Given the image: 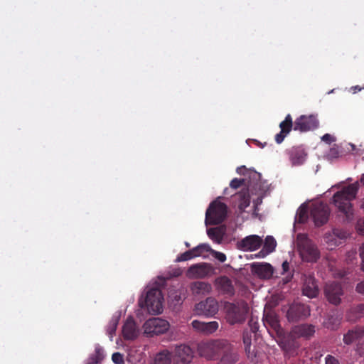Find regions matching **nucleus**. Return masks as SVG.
<instances>
[{"mask_svg":"<svg viewBox=\"0 0 364 364\" xmlns=\"http://www.w3.org/2000/svg\"><path fill=\"white\" fill-rule=\"evenodd\" d=\"M358 187L356 183L350 184L336 192L333 197L334 205L341 214L344 216V221H349L353 216L351 200L355 198Z\"/></svg>","mask_w":364,"mask_h":364,"instance_id":"obj_1","label":"nucleus"},{"mask_svg":"<svg viewBox=\"0 0 364 364\" xmlns=\"http://www.w3.org/2000/svg\"><path fill=\"white\" fill-rule=\"evenodd\" d=\"M296 245L304 261L314 263L320 258V251L316 245L306 235L301 233L297 235Z\"/></svg>","mask_w":364,"mask_h":364,"instance_id":"obj_2","label":"nucleus"},{"mask_svg":"<svg viewBox=\"0 0 364 364\" xmlns=\"http://www.w3.org/2000/svg\"><path fill=\"white\" fill-rule=\"evenodd\" d=\"M228 341L224 339L210 340L198 344V352L200 357L209 360H218Z\"/></svg>","mask_w":364,"mask_h":364,"instance_id":"obj_3","label":"nucleus"},{"mask_svg":"<svg viewBox=\"0 0 364 364\" xmlns=\"http://www.w3.org/2000/svg\"><path fill=\"white\" fill-rule=\"evenodd\" d=\"M163 296L161 291L156 287L151 288L146 292L144 298L139 300V305L141 308H146L152 314H161L163 309Z\"/></svg>","mask_w":364,"mask_h":364,"instance_id":"obj_4","label":"nucleus"},{"mask_svg":"<svg viewBox=\"0 0 364 364\" xmlns=\"http://www.w3.org/2000/svg\"><path fill=\"white\" fill-rule=\"evenodd\" d=\"M228 206L216 199L210 203L205 213V224L214 225L220 224L227 216Z\"/></svg>","mask_w":364,"mask_h":364,"instance_id":"obj_5","label":"nucleus"},{"mask_svg":"<svg viewBox=\"0 0 364 364\" xmlns=\"http://www.w3.org/2000/svg\"><path fill=\"white\" fill-rule=\"evenodd\" d=\"M225 310L227 322L234 325L245 321L249 308L246 303H227L225 305Z\"/></svg>","mask_w":364,"mask_h":364,"instance_id":"obj_6","label":"nucleus"},{"mask_svg":"<svg viewBox=\"0 0 364 364\" xmlns=\"http://www.w3.org/2000/svg\"><path fill=\"white\" fill-rule=\"evenodd\" d=\"M311 314L309 306L294 302L289 305L287 311V318L288 321L296 323L306 319Z\"/></svg>","mask_w":364,"mask_h":364,"instance_id":"obj_7","label":"nucleus"},{"mask_svg":"<svg viewBox=\"0 0 364 364\" xmlns=\"http://www.w3.org/2000/svg\"><path fill=\"white\" fill-rule=\"evenodd\" d=\"M310 214L316 226H321L327 223L330 215V209L326 203L319 202L313 203Z\"/></svg>","mask_w":364,"mask_h":364,"instance_id":"obj_8","label":"nucleus"},{"mask_svg":"<svg viewBox=\"0 0 364 364\" xmlns=\"http://www.w3.org/2000/svg\"><path fill=\"white\" fill-rule=\"evenodd\" d=\"M218 309L219 306L216 299L208 297L205 300L196 304L193 311L197 316L212 317L218 313Z\"/></svg>","mask_w":364,"mask_h":364,"instance_id":"obj_9","label":"nucleus"},{"mask_svg":"<svg viewBox=\"0 0 364 364\" xmlns=\"http://www.w3.org/2000/svg\"><path fill=\"white\" fill-rule=\"evenodd\" d=\"M169 323L161 318H152L144 324V333L151 336L166 333L169 328Z\"/></svg>","mask_w":364,"mask_h":364,"instance_id":"obj_10","label":"nucleus"},{"mask_svg":"<svg viewBox=\"0 0 364 364\" xmlns=\"http://www.w3.org/2000/svg\"><path fill=\"white\" fill-rule=\"evenodd\" d=\"M171 356L173 364H190L193 358V351L190 346L181 344L175 346Z\"/></svg>","mask_w":364,"mask_h":364,"instance_id":"obj_11","label":"nucleus"},{"mask_svg":"<svg viewBox=\"0 0 364 364\" xmlns=\"http://www.w3.org/2000/svg\"><path fill=\"white\" fill-rule=\"evenodd\" d=\"M318 120L315 115H301L294 122V130L306 132L318 127Z\"/></svg>","mask_w":364,"mask_h":364,"instance_id":"obj_12","label":"nucleus"},{"mask_svg":"<svg viewBox=\"0 0 364 364\" xmlns=\"http://www.w3.org/2000/svg\"><path fill=\"white\" fill-rule=\"evenodd\" d=\"M301 279L303 295L311 299L316 298L318 295L319 289L314 276L312 274H304Z\"/></svg>","mask_w":364,"mask_h":364,"instance_id":"obj_13","label":"nucleus"},{"mask_svg":"<svg viewBox=\"0 0 364 364\" xmlns=\"http://www.w3.org/2000/svg\"><path fill=\"white\" fill-rule=\"evenodd\" d=\"M324 293L328 301L333 304L338 305L341 301V296L343 294L342 286L338 282H331L326 284Z\"/></svg>","mask_w":364,"mask_h":364,"instance_id":"obj_14","label":"nucleus"},{"mask_svg":"<svg viewBox=\"0 0 364 364\" xmlns=\"http://www.w3.org/2000/svg\"><path fill=\"white\" fill-rule=\"evenodd\" d=\"M213 272L210 264L202 262L191 265L187 270V277L189 278L203 279Z\"/></svg>","mask_w":364,"mask_h":364,"instance_id":"obj_15","label":"nucleus"},{"mask_svg":"<svg viewBox=\"0 0 364 364\" xmlns=\"http://www.w3.org/2000/svg\"><path fill=\"white\" fill-rule=\"evenodd\" d=\"M251 271L259 278L262 279H269L273 277V267L266 262H254L251 264Z\"/></svg>","mask_w":364,"mask_h":364,"instance_id":"obj_16","label":"nucleus"},{"mask_svg":"<svg viewBox=\"0 0 364 364\" xmlns=\"http://www.w3.org/2000/svg\"><path fill=\"white\" fill-rule=\"evenodd\" d=\"M220 356L218 364H236L240 359L237 348L230 342Z\"/></svg>","mask_w":364,"mask_h":364,"instance_id":"obj_17","label":"nucleus"},{"mask_svg":"<svg viewBox=\"0 0 364 364\" xmlns=\"http://www.w3.org/2000/svg\"><path fill=\"white\" fill-rule=\"evenodd\" d=\"M192 327L198 332L204 334H211L217 331L219 324L217 321L203 322L198 320H193L191 323Z\"/></svg>","mask_w":364,"mask_h":364,"instance_id":"obj_18","label":"nucleus"},{"mask_svg":"<svg viewBox=\"0 0 364 364\" xmlns=\"http://www.w3.org/2000/svg\"><path fill=\"white\" fill-rule=\"evenodd\" d=\"M123 337L125 340H134L139 334L136 323L132 317H129L122 328Z\"/></svg>","mask_w":364,"mask_h":364,"instance_id":"obj_19","label":"nucleus"},{"mask_svg":"<svg viewBox=\"0 0 364 364\" xmlns=\"http://www.w3.org/2000/svg\"><path fill=\"white\" fill-rule=\"evenodd\" d=\"M315 333V327L311 324L304 323L295 326L291 331V333L295 337H304L309 338Z\"/></svg>","mask_w":364,"mask_h":364,"instance_id":"obj_20","label":"nucleus"},{"mask_svg":"<svg viewBox=\"0 0 364 364\" xmlns=\"http://www.w3.org/2000/svg\"><path fill=\"white\" fill-rule=\"evenodd\" d=\"M190 289L194 296H201L208 294L212 290V287L208 282L197 281L191 284Z\"/></svg>","mask_w":364,"mask_h":364,"instance_id":"obj_21","label":"nucleus"},{"mask_svg":"<svg viewBox=\"0 0 364 364\" xmlns=\"http://www.w3.org/2000/svg\"><path fill=\"white\" fill-rule=\"evenodd\" d=\"M364 336V328L357 326L348 331L343 336V342L346 345H350L358 341Z\"/></svg>","mask_w":364,"mask_h":364,"instance_id":"obj_22","label":"nucleus"},{"mask_svg":"<svg viewBox=\"0 0 364 364\" xmlns=\"http://www.w3.org/2000/svg\"><path fill=\"white\" fill-rule=\"evenodd\" d=\"M262 243V240L258 235H250L244 239H242L240 242L241 247L247 250H256L260 247Z\"/></svg>","mask_w":364,"mask_h":364,"instance_id":"obj_23","label":"nucleus"},{"mask_svg":"<svg viewBox=\"0 0 364 364\" xmlns=\"http://www.w3.org/2000/svg\"><path fill=\"white\" fill-rule=\"evenodd\" d=\"M289 159L293 165H301L306 160L307 156L304 149L301 146L292 147L289 151Z\"/></svg>","mask_w":364,"mask_h":364,"instance_id":"obj_24","label":"nucleus"},{"mask_svg":"<svg viewBox=\"0 0 364 364\" xmlns=\"http://www.w3.org/2000/svg\"><path fill=\"white\" fill-rule=\"evenodd\" d=\"M215 284L218 289L224 294L232 295L235 292L231 279L226 276L220 277L216 279Z\"/></svg>","mask_w":364,"mask_h":364,"instance_id":"obj_25","label":"nucleus"},{"mask_svg":"<svg viewBox=\"0 0 364 364\" xmlns=\"http://www.w3.org/2000/svg\"><path fill=\"white\" fill-rule=\"evenodd\" d=\"M341 317L336 313L329 314L327 315L326 320L323 322L324 326L327 328L335 330L340 325Z\"/></svg>","mask_w":364,"mask_h":364,"instance_id":"obj_26","label":"nucleus"},{"mask_svg":"<svg viewBox=\"0 0 364 364\" xmlns=\"http://www.w3.org/2000/svg\"><path fill=\"white\" fill-rule=\"evenodd\" d=\"M171 353L168 350H163L156 354L153 364H171Z\"/></svg>","mask_w":364,"mask_h":364,"instance_id":"obj_27","label":"nucleus"},{"mask_svg":"<svg viewBox=\"0 0 364 364\" xmlns=\"http://www.w3.org/2000/svg\"><path fill=\"white\" fill-rule=\"evenodd\" d=\"M277 245V242L275 239L272 236H267L265 238L264 244L262 251L259 253V255H262V257L268 255L273 251H274Z\"/></svg>","mask_w":364,"mask_h":364,"instance_id":"obj_28","label":"nucleus"},{"mask_svg":"<svg viewBox=\"0 0 364 364\" xmlns=\"http://www.w3.org/2000/svg\"><path fill=\"white\" fill-rule=\"evenodd\" d=\"M364 315V304H360L352 308L347 315L348 320L354 321Z\"/></svg>","mask_w":364,"mask_h":364,"instance_id":"obj_29","label":"nucleus"},{"mask_svg":"<svg viewBox=\"0 0 364 364\" xmlns=\"http://www.w3.org/2000/svg\"><path fill=\"white\" fill-rule=\"evenodd\" d=\"M279 128L282 132H285L286 134H289L291 130L294 129V122L292 121V117L291 114H288L284 120L280 122Z\"/></svg>","mask_w":364,"mask_h":364,"instance_id":"obj_30","label":"nucleus"},{"mask_svg":"<svg viewBox=\"0 0 364 364\" xmlns=\"http://www.w3.org/2000/svg\"><path fill=\"white\" fill-rule=\"evenodd\" d=\"M238 197L240 198V203L238 205V208L241 211H244L245 209L250 205V195L247 192H242V193H240L238 194Z\"/></svg>","mask_w":364,"mask_h":364,"instance_id":"obj_31","label":"nucleus"},{"mask_svg":"<svg viewBox=\"0 0 364 364\" xmlns=\"http://www.w3.org/2000/svg\"><path fill=\"white\" fill-rule=\"evenodd\" d=\"M211 247L208 244L202 243L192 248L195 257L203 256L204 253L210 252Z\"/></svg>","mask_w":364,"mask_h":364,"instance_id":"obj_32","label":"nucleus"},{"mask_svg":"<svg viewBox=\"0 0 364 364\" xmlns=\"http://www.w3.org/2000/svg\"><path fill=\"white\" fill-rule=\"evenodd\" d=\"M207 234L211 240L218 243L220 242L223 237L222 231L219 228H211L208 229Z\"/></svg>","mask_w":364,"mask_h":364,"instance_id":"obj_33","label":"nucleus"},{"mask_svg":"<svg viewBox=\"0 0 364 364\" xmlns=\"http://www.w3.org/2000/svg\"><path fill=\"white\" fill-rule=\"evenodd\" d=\"M279 346L285 351L289 352L294 349L296 346L293 340L289 336L287 338H283L279 343Z\"/></svg>","mask_w":364,"mask_h":364,"instance_id":"obj_34","label":"nucleus"},{"mask_svg":"<svg viewBox=\"0 0 364 364\" xmlns=\"http://www.w3.org/2000/svg\"><path fill=\"white\" fill-rule=\"evenodd\" d=\"M104 350L103 349L97 346L95 348V353L90 356L91 363H100L104 359Z\"/></svg>","mask_w":364,"mask_h":364,"instance_id":"obj_35","label":"nucleus"},{"mask_svg":"<svg viewBox=\"0 0 364 364\" xmlns=\"http://www.w3.org/2000/svg\"><path fill=\"white\" fill-rule=\"evenodd\" d=\"M331 236L340 240H344L349 236V232L343 228H337L333 229L332 235Z\"/></svg>","mask_w":364,"mask_h":364,"instance_id":"obj_36","label":"nucleus"},{"mask_svg":"<svg viewBox=\"0 0 364 364\" xmlns=\"http://www.w3.org/2000/svg\"><path fill=\"white\" fill-rule=\"evenodd\" d=\"M308 218V212L305 208H301L296 213V221L299 223H304Z\"/></svg>","mask_w":364,"mask_h":364,"instance_id":"obj_37","label":"nucleus"},{"mask_svg":"<svg viewBox=\"0 0 364 364\" xmlns=\"http://www.w3.org/2000/svg\"><path fill=\"white\" fill-rule=\"evenodd\" d=\"M194 257H195V256H194L193 252H192V249H191L182 254H181L180 255H178L176 259V262L188 261Z\"/></svg>","mask_w":364,"mask_h":364,"instance_id":"obj_38","label":"nucleus"},{"mask_svg":"<svg viewBox=\"0 0 364 364\" xmlns=\"http://www.w3.org/2000/svg\"><path fill=\"white\" fill-rule=\"evenodd\" d=\"M210 253L212 255L213 257H214L216 259L220 261V262H225L227 257L226 255L220 252L215 251L214 250H212L210 251Z\"/></svg>","mask_w":364,"mask_h":364,"instance_id":"obj_39","label":"nucleus"},{"mask_svg":"<svg viewBox=\"0 0 364 364\" xmlns=\"http://www.w3.org/2000/svg\"><path fill=\"white\" fill-rule=\"evenodd\" d=\"M248 325L252 333H256L259 329V326L257 321V318H254L252 316L249 320Z\"/></svg>","mask_w":364,"mask_h":364,"instance_id":"obj_40","label":"nucleus"},{"mask_svg":"<svg viewBox=\"0 0 364 364\" xmlns=\"http://www.w3.org/2000/svg\"><path fill=\"white\" fill-rule=\"evenodd\" d=\"M112 360L114 364H124V355L119 352L112 354Z\"/></svg>","mask_w":364,"mask_h":364,"instance_id":"obj_41","label":"nucleus"},{"mask_svg":"<svg viewBox=\"0 0 364 364\" xmlns=\"http://www.w3.org/2000/svg\"><path fill=\"white\" fill-rule=\"evenodd\" d=\"M266 320H267V321L269 322L270 326L274 329H277L279 326V321H278L277 318H276V316H272V315L267 316Z\"/></svg>","mask_w":364,"mask_h":364,"instance_id":"obj_42","label":"nucleus"},{"mask_svg":"<svg viewBox=\"0 0 364 364\" xmlns=\"http://www.w3.org/2000/svg\"><path fill=\"white\" fill-rule=\"evenodd\" d=\"M355 228L360 235H364V217L358 220Z\"/></svg>","mask_w":364,"mask_h":364,"instance_id":"obj_43","label":"nucleus"},{"mask_svg":"<svg viewBox=\"0 0 364 364\" xmlns=\"http://www.w3.org/2000/svg\"><path fill=\"white\" fill-rule=\"evenodd\" d=\"M243 183H244V180L243 179H239V178H233L230 181V186L232 188L237 189L239 187H240L242 185Z\"/></svg>","mask_w":364,"mask_h":364,"instance_id":"obj_44","label":"nucleus"},{"mask_svg":"<svg viewBox=\"0 0 364 364\" xmlns=\"http://www.w3.org/2000/svg\"><path fill=\"white\" fill-rule=\"evenodd\" d=\"M340 152L338 147L334 146L330 149L328 156L331 158H338Z\"/></svg>","mask_w":364,"mask_h":364,"instance_id":"obj_45","label":"nucleus"},{"mask_svg":"<svg viewBox=\"0 0 364 364\" xmlns=\"http://www.w3.org/2000/svg\"><path fill=\"white\" fill-rule=\"evenodd\" d=\"M355 291L364 296V281H361L356 284Z\"/></svg>","mask_w":364,"mask_h":364,"instance_id":"obj_46","label":"nucleus"},{"mask_svg":"<svg viewBox=\"0 0 364 364\" xmlns=\"http://www.w3.org/2000/svg\"><path fill=\"white\" fill-rule=\"evenodd\" d=\"M245 353L249 358L253 359L256 357V353L254 350H251V346H245Z\"/></svg>","mask_w":364,"mask_h":364,"instance_id":"obj_47","label":"nucleus"},{"mask_svg":"<svg viewBox=\"0 0 364 364\" xmlns=\"http://www.w3.org/2000/svg\"><path fill=\"white\" fill-rule=\"evenodd\" d=\"M287 134L285 132H282V131H280L279 133L277 134L275 136V141L277 144H281L284 138L287 136Z\"/></svg>","mask_w":364,"mask_h":364,"instance_id":"obj_48","label":"nucleus"},{"mask_svg":"<svg viewBox=\"0 0 364 364\" xmlns=\"http://www.w3.org/2000/svg\"><path fill=\"white\" fill-rule=\"evenodd\" d=\"M321 140L327 144H331L335 141V138L330 134H325L322 137Z\"/></svg>","mask_w":364,"mask_h":364,"instance_id":"obj_49","label":"nucleus"},{"mask_svg":"<svg viewBox=\"0 0 364 364\" xmlns=\"http://www.w3.org/2000/svg\"><path fill=\"white\" fill-rule=\"evenodd\" d=\"M243 343L245 346H251V335L248 333L244 332L243 333Z\"/></svg>","mask_w":364,"mask_h":364,"instance_id":"obj_50","label":"nucleus"},{"mask_svg":"<svg viewBox=\"0 0 364 364\" xmlns=\"http://www.w3.org/2000/svg\"><path fill=\"white\" fill-rule=\"evenodd\" d=\"M326 364H339L338 360L332 355H328L326 358Z\"/></svg>","mask_w":364,"mask_h":364,"instance_id":"obj_51","label":"nucleus"},{"mask_svg":"<svg viewBox=\"0 0 364 364\" xmlns=\"http://www.w3.org/2000/svg\"><path fill=\"white\" fill-rule=\"evenodd\" d=\"M282 274H284L289 271V263L287 261L283 262L282 264Z\"/></svg>","mask_w":364,"mask_h":364,"instance_id":"obj_52","label":"nucleus"},{"mask_svg":"<svg viewBox=\"0 0 364 364\" xmlns=\"http://www.w3.org/2000/svg\"><path fill=\"white\" fill-rule=\"evenodd\" d=\"M360 256L362 259V269L364 272V244L360 248Z\"/></svg>","mask_w":364,"mask_h":364,"instance_id":"obj_53","label":"nucleus"},{"mask_svg":"<svg viewBox=\"0 0 364 364\" xmlns=\"http://www.w3.org/2000/svg\"><path fill=\"white\" fill-rule=\"evenodd\" d=\"M116 326H117V324H116V323H114V324H113V327H112V328L110 330V331H109V334H112V332H114V331H115Z\"/></svg>","mask_w":364,"mask_h":364,"instance_id":"obj_54","label":"nucleus"},{"mask_svg":"<svg viewBox=\"0 0 364 364\" xmlns=\"http://www.w3.org/2000/svg\"><path fill=\"white\" fill-rule=\"evenodd\" d=\"M242 169H246V167H245V166H240V167L237 168V171L238 173H241V170H242Z\"/></svg>","mask_w":364,"mask_h":364,"instance_id":"obj_55","label":"nucleus"},{"mask_svg":"<svg viewBox=\"0 0 364 364\" xmlns=\"http://www.w3.org/2000/svg\"><path fill=\"white\" fill-rule=\"evenodd\" d=\"M360 181L364 185V173L361 175Z\"/></svg>","mask_w":364,"mask_h":364,"instance_id":"obj_56","label":"nucleus"},{"mask_svg":"<svg viewBox=\"0 0 364 364\" xmlns=\"http://www.w3.org/2000/svg\"><path fill=\"white\" fill-rule=\"evenodd\" d=\"M291 277H292V274H289V276L287 277V279L285 282H289V280L291 279Z\"/></svg>","mask_w":364,"mask_h":364,"instance_id":"obj_57","label":"nucleus"},{"mask_svg":"<svg viewBox=\"0 0 364 364\" xmlns=\"http://www.w3.org/2000/svg\"><path fill=\"white\" fill-rule=\"evenodd\" d=\"M350 146L352 148L351 151H354L355 150V146L354 144H350Z\"/></svg>","mask_w":364,"mask_h":364,"instance_id":"obj_58","label":"nucleus"},{"mask_svg":"<svg viewBox=\"0 0 364 364\" xmlns=\"http://www.w3.org/2000/svg\"><path fill=\"white\" fill-rule=\"evenodd\" d=\"M186 246L188 247L190 246L189 243L188 242H186Z\"/></svg>","mask_w":364,"mask_h":364,"instance_id":"obj_59","label":"nucleus"}]
</instances>
